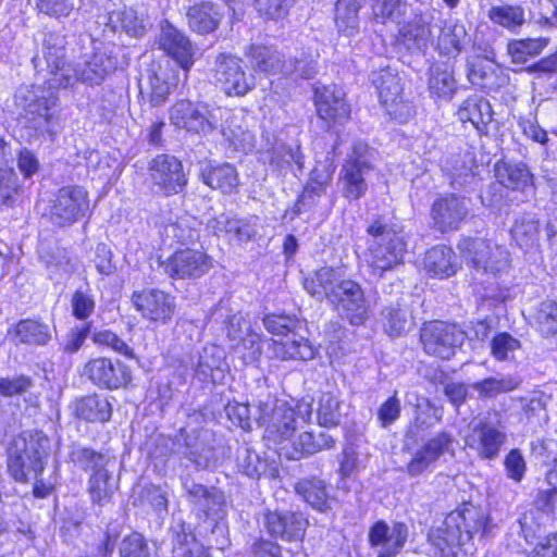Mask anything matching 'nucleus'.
<instances>
[{
  "instance_id": "nucleus-1",
  "label": "nucleus",
  "mask_w": 557,
  "mask_h": 557,
  "mask_svg": "<svg viewBox=\"0 0 557 557\" xmlns=\"http://www.w3.org/2000/svg\"><path fill=\"white\" fill-rule=\"evenodd\" d=\"M304 287L317 300H327L351 325H363L370 317L371 301L356 281L343 278L338 270L322 267L304 281Z\"/></svg>"
},
{
  "instance_id": "nucleus-2",
  "label": "nucleus",
  "mask_w": 557,
  "mask_h": 557,
  "mask_svg": "<svg viewBox=\"0 0 557 557\" xmlns=\"http://www.w3.org/2000/svg\"><path fill=\"white\" fill-rule=\"evenodd\" d=\"M368 242L367 263L371 274L383 276L384 272L393 270L403 263L407 245L401 232L391 226L384 218H374L367 226Z\"/></svg>"
},
{
  "instance_id": "nucleus-3",
  "label": "nucleus",
  "mask_w": 557,
  "mask_h": 557,
  "mask_svg": "<svg viewBox=\"0 0 557 557\" xmlns=\"http://www.w3.org/2000/svg\"><path fill=\"white\" fill-rule=\"evenodd\" d=\"M13 440L8 449V470L15 481L37 478L45 469L50 441L42 431H27Z\"/></svg>"
},
{
  "instance_id": "nucleus-4",
  "label": "nucleus",
  "mask_w": 557,
  "mask_h": 557,
  "mask_svg": "<svg viewBox=\"0 0 557 557\" xmlns=\"http://www.w3.org/2000/svg\"><path fill=\"white\" fill-rule=\"evenodd\" d=\"M62 87L52 86L50 78L46 85H30L21 87L15 94V102L24 111L27 127H33L36 136L49 134L55 135L57 116L52 109L58 102L55 89Z\"/></svg>"
},
{
  "instance_id": "nucleus-5",
  "label": "nucleus",
  "mask_w": 557,
  "mask_h": 557,
  "mask_svg": "<svg viewBox=\"0 0 557 557\" xmlns=\"http://www.w3.org/2000/svg\"><path fill=\"white\" fill-rule=\"evenodd\" d=\"M116 66L117 60L112 50L96 49L84 62L69 63L61 73H58L57 78H50V84L62 89H73L77 83L97 86L102 84L107 76L116 70Z\"/></svg>"
},
{
  "instance_id": "nucleus-6",
  "label": "nucleus",
  "mask_w": 557,
  "mask_h": 557,
  "mask_svg": "<svg viewBox=\"0 0 557 557\" xmlns=\"http://www.w3.org/2000/svg\"><path fill=\"white\" fill-rule=\"evenodd\" d=\"M299 322L287 314H268L263 318L264 327L274 335L286 338L275 342V354L282 360H311L317 348L305 337L295 333Z\"/></svg>"
},
{
  "instance_id": "nucleus-7",
  "label": "nucleus",
  "mask_w": 557,
  "mask_h": 557,
  "mask_svg": "<svg viewBox=\"0 0 557 557\" xmlns=\"http://www.w3.org/2000/svg\"><path fill=\"white\" fill-rule=\"evenodd\" d=\"M506 441L507 435L500 425L499 414L496 412L472 422L465 436L466 446L483 460L496 459Z\"/></svg>"
},
{
  "instance_id": "nucleus-8",
  "label": "nucleus",
  "mask_w": 557,
  "mask_h": 557,
  "mask_svg": "<svg viewBox=\"0 0 557 557\" xmlns=\"http://www.w3.org/2000/svg\"><path fill=\"white\" fill-rule=\"evenodd\" d=\"M373 150L366 143H355L341 171L343 196L349 201L358 200L368 190L367 175L373 170Z\"/></svg>"
},
{
  "instance_id": "nucleus-9",
  "label": "nucleus",
  "mask_w": 557,
  "mask_h": 557,
  "mask_svg": "<svg viewBox=\"0 0 557 557\" xmlns=\"http://www.w3.org/2000/svg\"><path fill=\"white\" fill-rule=\"evenodd\" d=\"M458 249L466 263L478 273L493 274L508 268L506 250L479 237H465L458 243Z\"/></svg>"
},
{
  "instance_id": "nucleus-10",
  "label": "nucleus",
  "mask_w": 557,
  "mask_h": 557,
  "mask_svg": "<svg viewBox=\"0 0 557 557\" xmlns=\"http://www.w3.org/2000/svg\"><path fill=\"white\" fill-rule=\"evenodd\" d=\"M370 81L377 90L382 106L392 117L403 123L412 115V106L404 101V86L395 71L389 66L373 71Z\"/></svg>"
},
{
  "instance_id": "nucleus-11",
  "label": "nucleus",
  "mask_w": 557,
  "mask_h": 557,
  "mask_svg": "<svg viewBox=\"0 0 557 557\" xmlns=\"http://www.w3.org/2000/svg\"><path fill=\"white\" fill-rule=\"evenodd\" d=\"M211 71L215 84L227 96H245L256 86L255 77L245 72L242 60L234 54H216Z\"/></svg>"
},
{
  "instance_id": "nucleus-12",
  "label": "nucleus",
  "mask_w": 557,
  "mask_h": 557,
  "mask_svg": "<svg viewBox=\"0 0 557 557\" xmlns=\"http://www.w3.org/2000/svg\"><path fill=\"white\" fill-rule=\"evenodd\" d=\"M466 338L457 325L442 321L424 323L420 330V342L428 355L450 359Z\"/></svg>"
},
{
  "instance_id": "nucleus-13",
  "label": "nucleus",
  "mask_w": 557,
  "mask_h": 557,
  "mask_svg": "<svg viewBox=\"0 0 557 557\" xmlns=\"http://www.w3.org/2000/svg\"><path fill=\"white\" fill-rule=\"evenodd\" d=\"M89 211L88 193L79 186H65L51 200L49 218L53 225L70 226Z\"/></svg>"
},
{
  "instance_id": "nucleus-14",
  "label": "nucleus",
  "mask_w": 557,
  "mask_h": 557,
  "mask_svg": "<svg viewBox=\"0 0 557 557\" xmlns=\"http://www.w3.org/2000/svg\"><path fill=\"white\" fill-rule=\"evenodd\" d=\"M212 265V258L206 251L193 248L178 249L160 262L163 272L176 280H197Z\"/></svg>"
},
{
  "instance_id": "nucleus-15",
  "label": "nucleus",
  "mask_w": 557,
  "mask_h": 557,
  "mask_svg": "<svg viewBox=\"0 0 557 557\" xmlns=\"http://www.w3.org/2000/svg\"><path fill=\"white\" fill-rule=\"evenodd\" d=\"M83 375L91 384L103 389H119L126 387L132 381V371L128 366L119 359L96 357L89 359L84 366Z\"/></svg>"
},
{
  "instance_id": "nucleus-16",
  "label": "nucleus",
  "mask_w": 557,
  "mask_h": 557,
  "mask_svg": "<svg viewBox=\"0 0 557 557\" xmlns=\"http://www.w3.org/2000/svg\"><path fill=\"white\" fill-rule=\"evenodd\" d=\"M470 213L469 200L456 194L437 196L430 209L432 227L441 233L457 231Z\"/></svg>"
},
{
  "instance_id": "nucleus-17",
  "label": "nucleus",
  "mask_w": 557,
  "mask_h": 557,
  "mask_svg": "<svg viewBox=\"0 0 557 557\" xmlns=\"http://www.w3.org/2000/svg\"><path fill=\"white\" fill-rule=\"evenodd\" d=\"M183 444L177 451L199 469H209L216 465L215 433L207 428L181 432Z\"/></svg>"
},
{
  "instance_id": "nucleus-18",
  "label": "nucleus",
  "mask_w": 557,
  "mask_h": 557,
  "mask_svg": "<svg viewBox=\"0 0 557 557\" xmlns=\"http://www.w3.org/2000/svg\"><path fill=\"white\" fill-rule=\"evenodd\" d=\"M170 121L178 128L196 134H207L218 127L215 114L206 106L189 100L176 101L170 110Z\"/></svg>"
},
{
  "instance_id": "nucleus-19",
  "label": "nucleus",
  "mask_w": 557,
  "mask_h": 557,
  "mask_svg": "<svg viewBox=\"0 0 557 557\" xmlns=\"http://www.w3.org/2000/svg\"><path fill=\"white\" fill-rule=\"evenodd\" d=\"M149 174L152 183L166 196L182 193L187 185L182 161L174 156L154 157L149 163Z\"/></svg>"
},
{
  "instance_id": "nucleus-20",
  "label": "nucleus",
  "mask_w": 557,
  "mask_h": 557,
  "mask_svg": "<svg viewBox=\"0 0 557 557\" xmlns=\"http://www.w3.org/2000/svg\"><path fill=\"white\" fill-rule=\"evenodd\" d=\"M308 525V519L300 511L269 510L263 518V527L270 536L289 543L301 541Z\"/></svg>"
},
{
  "instance_id": "nucleus-21",
  "label": "nucleus",
  "mask_w": 557,
  "mask_h": 557,
  "mask_svg": "<svg viewBox=\"0 0 557 557\" xmlns=\"http://www.w3.org/2000/svg\"><path fill=\"white\" fill-rule=\"evenodd\" d=\"M157 42L159 48L172 58L184 71H189L195 63L196 48L184 32L169 21L160 24Z\"/></svg>"
},
{
  "instance_id": "nucleus-22",
  "label": "nucleus",
  "mask_w": 557,
  "mask_h": 557,
  "mask_svg": "<svg viewBox=\"0 0 557 557\" xmlns=\"http://www.w3.org/2000/svg\"><path fill=\"white\" fill-rule=\"evenodd\" d=\"M317 113L329 127L343 125L350 117V107L344 91L335 85L317 87L314 90Z\"/></svg>"
},
{
  "instance_id": "nucleus-23",
  "label": "nucleus",
  "mask_w": 557,
  "mask_h": 557,
  "mask_svg": "<svg viewBox=\"0 0 557 557\" xmlns=\"http://www.w3.org/2000/svg\"><path fill=\"white\" fill-rule=\"evenodd\" d=\"M132 298L137 311L153 322L165 324L175 312V297L157 288L135 292Z\"/></svg>"
},
{
  "instance_id": "nucleus-24",
  "label": "nucleus",
  "mask_w": 557,
  "mask_h": 557,
  "mask_svg": "<svg viewBox=\"0 0 557 557\" xmlns=\"http://www.w3.org/2000/svg\"><path fill=\"white\" fill-rule=\"evenodd\" d=\"M184 497L198 513L206 517L218 515L224 505V496L216 487L197 483L189 474L181 476Z\"/></svg>"
},
{
  "instance_id": "nucleus-25",
  "label": "nucleus",
  "mask_w": 557,
  "mask_h": 557,
  "mask_svg": "<svg viewBox=\"0 0 557 557\" xmlns=\"http://www.w3.org/2000/svg\"><path fill=\"white\" fill-rule=\"evenodd\" d=\"M65 38L57 33H46L42 39V57L36 54L32 62L37 72L47 71L51 77L57 78L58 73L67 66L64 61Z\"/></svg>"
},
{
  "instance_id": "nucleus-26",
  "label": "nucleus",
  "mask_w": 557,
  "mask_h": 557,
  "mask_svg": "<svg viewBox=\"0 0 557 557\" xmlns=\"http://www.w3.org/2000/svg\"><path fill=\"white\" fill-rule=\"evenodd\" d=\"M224 16V7L211 1H200L188 7L186 11L187 25L199 35L215 32Z\"/></svg>"
},
{
  "instance_id": "nucleus-27",
  "label": "nucleus",
  "mask_w": 557,
  "mask_h": 557,
  "mask_svg": "<svg viewBox=\"0 0 557 557\" xmlns=\"http://www.w3.org/2000/svg\"><path fill=\"white\" fill-rule=\"evenodd\" d=\"M447 525L461 531L465 543L469 542L473 534L485 533L486 516L472 504H463L460 508L447 515Z\"/></svg>"
},
{
  "instance_id": "nucleus-28",
  "label": "nucleus",
  "mask_w": 557,
  "mask_h": 557,
  "mask_svg": "<svg viewBox=\"0 0 557 557\" xmlns=\"http://www.w3.org/2000/svg\"><path fill=\"white\" fill-rule=\"evenodd\" d=\"M369 543L372 547L388 546L383 555H395L405 545L408 537V527L404 522H395L392 528L383 521H376L369 530Z\"/></svg>"
},
{
  "instance_id": "nucleus-29",
  "label": "nucleus",
  "mask_w": 557,
  "mask_h": 557,
  "mask_svg": "<svg viewBox=\"0 0 557 557\" xmlns=\"http://www.w3.org/2000/svg\"><path fill=\"white\" fill-rule=\"evenodd\" d=\"M438 30L435 49L441 55L456 58L471 41L463 24L448 22L442 25H433Z\"/></svg>"
},
{
  "instance_id": "nucleus-30",
  "label": "nucleus",
  "mask_w": 557,
  "mask_h": 557,
  "mask_svg": "<svg viewBox=\"0 0 557 557\" xmlns=\"http://www.w3.org/2000/svg\"><path fill=\"white\" fill-rule=\"evenodd\" d=\"M106 25L113 33H125L133 38H141L147 33V23L144 16L126 5L110 10Z\"/></svg>"
},
{
  "instance_id": "nucleus-31",
  "label": "nucleus",
  "mask_w": 557,
  "mask_h": 557,
  "mask_svg": "<svg viewBox=\"0 0 557 557\" xmlns=\"http://www.w3.org/2000/svg\"><path fill=\"white\" fill-rule=\"evenodd\" d=\"M75 417L90 423H106L112 417V404L100 394H90L77 398L72 404Z\"/></svg>"
},
{
  "instance_id": "nucleus-32",
  "label": "nucleus",
  "mask_w": 557,
  "mask_h": 557,
  "mask_svg": "<svg viewBox=\"0 0 557 557\" xmlns=\"http://www.w3.org/2000/svg\"><path fill=\"white\" fill-rule=\"evenodd\" d=\"M494 172L498 183L507 189L524 191L533 186V174L523 162L499 160Z\"/></svg>"
},
{
  "instance_id": "nucleus-33",
  "label": "nucleus",
  "mask_w": 557,
  "mask_h": 557,
  "mask_svg": "<svg viewBox=\"0 0 557 557\" xmlns=\"http://www.w3.org/2000/svg\"><path fill=\"white\" fill-rule=\"evenodd\" d=\"M366 0H336L334 4V24L337 33L345 37H355L360 32V11Z\"/></svg>"
},
{
  "instance_id": "nucleus-34",
  "label": "nucleus",
  "mask_w": 557,
  "mask_h": 557,
  "mask_svg": "<svg viewBox=\"0 0 557 557\" xmlns=\"http://www.w3.org/2000/svg\"><path fill=\"white\" fill-rule=\"evenodd\" d=\"M202 182L212 189L232 194L239 186V175L234 164H207L200 173Z\"/></svg>"
},
{
  "instance_id": "nucleus-35",
  "label": "nucleus",
  "mask_w": 557,
  "mask_h": 557,
  "mask_svg": "<svg viewBox=\"0 0 557 557\" xmlns=\"http://www.w3.org/2000/svg\"><path fill=\"white\" fill-rule=\"evenodd\" d=\"M9 335H12L15 344L46 346L52 338V331L50 325L41 320L23 319L9 331Z\"/></svg>"
},
{
  "instance_id": "nucleus-36",
  "label": "nucleus",
  "mask_w": 557,
  "mask_h": 557,
  "mask_svg": "<svg viewBox=\"0 0 557 557\" xmlns=\"http://www.w3.org/2000/svg\"><path fill=\"white\" fill-rule=\"evenodd\" d=\"M335 440L325 432L313 434L311 432H304L292 443V449H287L286 446L282 447L285 449V456L292 460H298L305 455H312L323 449H330L334 447Z\"/></svg>"
},
{
  "instance_id": "nucleus-37",
  "label": "nucleus",
  "mask_w": 557,
  "mask_h": 557,
  "mask_svg": "<svg viewBox=\"0 0 557 557\" xmlns=\"http://www.w3.org/2000/svg\"><path fill=\"white\" fill-rule=\"evenodd\" d=\"M461 122H470L479 132H483L493 119L491 103L481 96L468 97L457 111Z\"/></svg>"
},
{
  "instance_id": "nucleus-38",
  "label": "nucleus",
  "mask_w": 557,
  "mask_h": 557,
  "mask_svg": "<svg viewBox=\"0 0 557 557\" xmlns=\"http://www.w3.org/2000/svg\"><path fill=\"white\" fill-rule=\"evenodd\" d=\"M296 430V412L285 404L276 406L267 424L265 434L275 443L287 441Z\"/></svg>"
},
{
  "instance_id": "nucleus-39",
  "label": "nucleus",
  "mask_w": 557,
  "mask_h": 557,
  "mask_svg": "<svg viewBox=\"0 0 557 557\" xmlns=\"http://www.w3.org/2000/svg\"><path fill=\"white\" fill-rule=\"evenodd\" d=\"M424 268L432 276L441 278L451 276L457 272L456 255L447 246H435L426 251Z\"/></svg>"
},
{
  "instance_id": "nucleus-40",
  "label": "nucleus",
  "mask_w": 557,
  "mask_h": 557,
  "mask_svg": "<svg viewBox=\"0 0 557 557\" xmlns=\"http://www.w3.org/2000/svg\"><path fill=\"white\" fill-rule=\"evenodd\" d=\"M370 2L369 21L373 26H384L388 23L399 25L407 14V0H370Z\"/></svg>"
},
{
  "instance_id": "nucleus-41",
  "label": "nucleus",
  "mask_w": 557,
  "mask_h": 557,
  "mask_svg": "<svg viewBox=\"0 0 557 557\" xmlns=\"http://www.w3.org/2000/svg\"><path fill=\"white\" fill-rule=\"evenodd\" d=\"M247 57L256 72L267 74L283 72L284 55L272 47L251 45L247 51Z\"/></svg>"
},
{
  "instance_id": "nucleus-42",
  "label": "nucleus",
  "mask_w": 557,
  "mask_h": 557,
  "mask_svg": "<svg viewBox=\"0 0 557 557\" xmlns=\"http://www.w3.org/2000/svg\"><path fill=\"white\" fill-rule=\"evenodd\" d=\"M429 541L438 557H456V549L466 544L461 531L447 525V517L441 527L429 533Z\"/></svg>"
},
{
  "instance_id": "nucleus-43",
  "label": "nucleus",
  "mask_w": 557,
  "mask_h": 557,
  "mask_svg": "<svg viewBox=\"0 0 557 557\" xmlns=\"http://www.w3.org/2000/svg\"><path fill=\"white\" fill-rule=\"evenodd\" d=\"M381 322L384 331L389 336H400L409 331L412 318L400 299L383 306L381 310Z\"/></svg>"
},
{
  "instance_id": "nucleus-44",
  "label": "nucleus",
  "mask_w": 557,
  "mask_h": 557,
  "mask_svg": "<svg viewBox=\"0 0 557 557\" xmlns=\"http://www.w3.org/2000/svg\"><path fill=\"white\" fill-rule=\"evenodd\" d=\"M295 491L312 508L321 512L330 509L329 494L323 480L315 476L301 479L295 484Z\"/></svg>"
},
{
  "instance_id": "nucleus-45",
  "label": "nucleus",
  "mask_w": 557,
  "mask_h": 557,
  "mask_svg": "<svg viewBox=\"0 0 557 557\" xmlns=\"http://www.w3.org/2000/svg\"><path fill=\"white\" fill-rule=\"evenodd\" d=\"M235 462L240 473L256 480L265 474L269 468L268 460L247 443L236 448Z\"/></svg>"
},
{
  "instance_id": "nucleus-46",
  "label": "nucleus",
  "mask_w": 557,
  "mask_h": 557,
  "mask_svg": "<svg viewBox=\"0 0 557 557\" xmlns=\"http://www.w3.org/2000/svg\"><path fill=\"white\" fill-rule=\"evenodd\" d=\"M211 228L233 235L237 240L246 243L258 234L257 224L250 220L230 218L221 214L209 222Z\"/></svg>"
},
{
  "instance_id": "nucleus-47",
  "label": "nucleus",
  "mask_w": 557,
  "mask_h": 557,
  "mask_svg": "<svg viewBox=\"0 0 557 557\" xmlns=\"http://www.w3.org/2000/svg\"><path fill=\"white\" fill-rule=\"evenodd\" d=\"M429 90L431 95L443 99H451L457 90V82L453 69L446 63H436L429 71Z\"/></svg>"
},
{
  "instance_id": "nucleus-48",
  "label": "nucleus",
  "mask_w": 557,
  "mask_h": 557,
  "mask_svg": "<svg viewBox=\"0 0 557 557\" xmlns=\"http://www.w3.org/2000/svg\"><path fill=\"white\" fill-rule=\"evenodd\" d=\"M433 37V26L421 23H409L399 29L397 44L404 46L411 53L424 51Z\"/></svg>"
},
{
  "instance_id": "nucleus-49",
  "label": "nucleus",
  "mask_w": 557,
  "mask_h": 557,
  "mask_svg": "<svg viewBox=\"0 0 557 557\" xmlns=\"http://www.w3.org/2000/svg\"><path fill=\"white\" fill-rule=\"evenodd\" d=\"M270 164L275 166L280 174H286L296 164L298 170L304 169L305 156L299 145L295 147L283 141H276L270 150Z\"/></svg>"
},
{
  "instance_id": "nucleus-50",
  "label": "nucleus",
  "mask_w": 557,
  "mask_h": 557,
  "mask_svg": "<svg viewBox=\"0 0 557 557\" xmlns=\"http://www.w3.org/2000/svg\"><path fill=\"white\" fill-rule=\"evenodd\" d=\"M510 233L522 249L529 250L539 246L540 224L533 214L524 213L517 216Z\"/></svg>"
},
{
  "instance_id": "nucleus-51",
  "label": "nucleus",
  "mask_w": 557,
  "mask_h": 557,
  "mask_svg": "<svg viewBox=\"0 0 557 557\" xmlns=\"http://www.w3.org/2000/svg\"><path fill=\"white\" fill-rule=\"evenodd\" d=\"M69 460L84 471L104 472L109 458L92 448L74 445L69 454Z\"/></svg>"
},
{
  "instance_id": "nucleus-52",
  "label": "nucleus",
  "mask_w": 557,
  "mask_h": 557,
  "mask_svg": "<svg viewBox=\"0 0 557 557\" xmlns=\"http://www.w3.org/2000/svg\"><path fill=\"white\" fill-rule=\"evenodd\" d=\"M521 380L516 376H490L481 381L472 383L470 386L476 391L480 398H494L502 393H509L516 389Z\"/></svg>"
},
{
  "instance_id": "nucleus-53",
  "label": "nucleus",
  "mask_w": 557,
  "mask_h": 557,
  "mask_svg": "<svg viewBox=\"0 0 557 557\" xmlns=\"http://www.w3.org/2000/svg\"><path fill=\"white\" fill-rule=\"evenodd\" d=\"M215 320L223 319L222 322L225 325L226 337L231 342L242 339L248 333L253 331L250 322L243 315L242 312L231 314L226 308L221 304L213 312Z\"/></svg>"
},
{
  "instance_id": "nucleus-54",
  "label": "nucleus",
  "mask_w": 557,
  "mask_h": 557,
  "mask_svg": "<svg viewBox=\"0 0 557 557\" xmlns=\"http://www.w3.org/2000/svg\"><path fill=\"white\" fill-rule=\"evenodd\" d=\"M318 73L317 59L306 51L297 52L295 55L284 60L282 74L294 78L310 79Z\"/></svg>"
},
{
  "instance_id": "nucleus-55",
  "label": "nucleus",
  "mask_w": 557,
  "mask_h": 557,
  "mask_svg": "<svg viewBox=\"0 0 557 557\" xmlns=\"http://www.w3.org/2000/svg\"><path fill=\"white\" fill-rule=\"evenodd\" d=\"M490 20L511 32H516L525 22V11L521 5L504 4L492 7L488 11Z\"/></svg>"
},
{
  "instance_id": "nucleus-56",
  "label": "nucleus",
  "mask_w": 557,
  "mask_h": 557,
  "mask_svg": "<svg viewBox=\"0 0 557 557\" xmlns=\"http://www.w3.org/2000/svg\"><path fill=\"white\" fill-rule=\"evenodd\" d=\"M115 490L116 485L108 470L90 474L87 491L94 504L102 506L109 503Z\"/></svg>"
},
{
  "instance_id": "nucleus-57",
  "label": "nucleus",
  "mask_w": 557,
  "mask_h": 557,
  "mask_svg": "<svg viewBox=\"0 0 557 557\" xmlns=\"http://www.w3.org/2000/svg\"><path fill=\"white\" fill-rule=\"evenodd\" d=\"M535 330L545 338H557V304L552 300L543 301L533 315Z\"/></svg>"
},
{
  "instance_id": "nucleus-58",
  "label": "nucleus",
  "mask_w": 557,
  "mask_h": 557,
  "mask_svg": "<svg viewBox=\"0 0 557 557\" xmlns=\"http://www.w3.org/2000/svg\"><path fill=\"white\" fill-rule=\"evenodd\" d=\"M318 423L324 428H335L341 423V401L334 394L322 393L317 408Z\"/></svg>"
},
{
  "instance_id": "nucleus-59",
  "label": "nucleus",
  "mask_w": 557,
  "mask_h": 557,
  "mask_svg": "<svg viewBox=\"0 0 557 557\" xmlns=\"http://www.w3.org/2000/svg\"><path fill=\"white\" fill-rule=\"evenodd\" d=\"M147 79L150 89V104L152 107H160L165 103L169 95L171 94V89L174 86V82L169 81L168 73L162 69H159V71H149Z\"/></svg>"
},
{
  "instance_id": "nucleus-60",
  "label": "nucleus",
  "mask_w": 557,
  "mask_h": 557,
  "mask_svg": "<svg viewBox=\"0 0 557 557\" xmlns=\"http://www.w3.org/2000/svg\"><path fill=\"white\" fill-rule=\"evenodd\" d=\"M117 550L119 557H156V549L150 547L148 540L139 532L124 536Z\"/></svg>"
},
{
  "instance_id": "nucleus-61",
  "label": "nucleus",
  "mask_w": 557,
  "mask_h": 557,
  "mask_svg": "<svg viewBox=\"0 0 557 557\" xmlns=\"http://www.w3.org/2000/svg\"><path fill=\"white\" fill-rule=\"evenodd\" d=\"M92 343L100 348H109L127 358H135V352L124 339L108 329H98L92 325Z\"/></svg>"
},
{
  "instance_id": "nucleus-62",
  "label": "nucleus",
  "mask_w": 557,
  "mask_h": 557,
  "mask_svg": "<svg viewBox=\"0 0 557 557\" xmlns=\"http://www.w3.org/2000/svg\"><path fill=\"white\" fill-rule=\"evenodd\" d=\"M547 41L545 38L515 39L508 44L507 50L515 63H523L528 57L540 54Z\"/></svg>"
},
{
  "instance_id": "nucleus-63",
  "label": "nucleus",
  "mask_w": 557,
  "mask_h": 557,
  "mask_svg": "<svg viewBox=\"0 0 557 557\" xmlns=\"http://www.w3.org/2000/svg\"><path fill=\"white\" fill-rule=\"evenodd\" d=\"M232 348L234 354L237 355L245 364L256 362L262 354L261 336L259 333L251 331L242 339L236 341Z\"/></svg>"
},
{
  "instance_id": "nucleus-64",
  "label": "nucleus",
  "mask_w": 557,
  "mask_h": 557,
  "mask_svg": "<svg viewBox=\"0 0 557 557\" xmlns=\"http://www.w3.org/2000/svg\"><path fill=\"white\" fill-rule=\"evenodd\" d=\"M162 235L182 245L193 244L199 238V230L188 219H180L163 226Z\"/></svg>"
}]
</instances>
